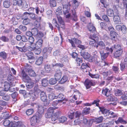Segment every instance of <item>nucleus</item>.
Instances as JSON below:
<instances>
[{
	"label": "nucleus",
	"instance_id": "nucleus-9",
	"mask_svg": "<svg viewBox=\"0 0 127 127\" xmlns=\"http://www.w3.org/2000/svg\"><path fill=\"white\" fill-rule=\"evenodd\" d=\"M68 42L71 44L73 47H75V46L74 44V42L77 44H79L81 43V41L75 38H73L72 39H68Z\"/></svg>",
	"mask_w": 127,
	"mask_h": 127
},
{
	"label": "nucleus",
	"instance_id": "nucleus-31",
	"mask_svg": "<svg viewBox=\"0 0 127 127\" xmlns=\"http://www.w3.org/2000/svg\"><path fill=\"white\" fill-rule=\"evenodd\" d=\"M4 91H7L9 90L10 89V90L11 88H11L10 87V85L7 82H5L4 83Z\"/></svg>",
	"mask_w": 127,
	"mask_h": 127
},
{
	"label": "nucleus",
	"instance_id": "nucleus-23",
	"mask_svg": "<svg viewBox=\"0 0 127 127\" xmlns=\"http://www.w3.org/2000/svg\"><path fill=\"white\" fill-rule=\"evenodd\" d=\"M99 100H95L92 104L89 103H86L84 104V105L86 106H91L92 104H95L96 106H98L99 105Z\"/></svg>",
	"mask_w": 127,
	"mask_h": 127
},
{
	"label": "nucleus",
	"instance_id": "nucleus-51",
	"mask_svg": "<svg viewBox=\"0 0 127 127\" xmlns=\"http://www.w3.org/2000/svg\"><path fill=\"white\" fill-rule=\"evenodd\" d=\"M90 110V108L89 107L86 108L83 111V114L85 115L88 114L89 113V111Z\"/></svg>",
	"mask_w": 127,
	"mask_h": 127
},
{
	"label": "nucleus",
	"instance_id": "nucleus-53",
	"mask_svg": "<svg viewBox=\"0 0 127 127\" xmlns=\"http://www.w3.org/2000/svg\"><path fill=\"white\" fill-rule=\"evenodd\" d=\"M90 38L92 40H98V37L96 35L93 34L90 35Z\"/></svg>",
	"mask_w": 127,
	"mask_h": 127
},
{
	"label": "nucleus",
	"instance_id": "nucleus-48",
	"mask_svg": "<svg viewBox=\"0 0 127 127\" xmlns=\"http://www.w3.org/2000/svg\"><path fill=\"white\" fill-rule=\"evenodd\" d=\"M89 75L92 78L97 79L99 78V75L97 74L93 75L89 73Z\"/></svg>",
	"mask_w": 127,
	"mask_h": 127
},
{
	"label": "nucleus",
	"instance_id": "nucleus-46",
	"mask_svg": "<svg viewBox=\"0 0 127 127\" xmlns=\"http://www.w3.org/2000/svg\"><path fill=\"white\" fill-rule=\"evenodd\" d=\"M67 118L65 117H62L59 119V120L60 123H63L66 121Z\"/></svg>",
	"mask_w": 127,
	"mask_h": 127
},
{
	"label": "nucleus",
	"instance_id": "nucleus-19",
	"mask_svg": "<svg viewBox=\"0 0 127 127\" xmlns=\"http://www.w3.org/2000/svg\"><path fill=\"white\" fill-rule=\"evenodd\" d=\"M113 20L115 24H121L120 17L118 15H115L114 16Z\"/></svg>",
	"mask_w": 127,
	"mask_h": 127
},
{
	"label": "nucleus",
	"instance_id": "nucleus-41",
	"mask_svg": "<svg viewBox=\"0 0 127 127\" xmlns=\"http://www.w3.org/2000/svg\"><path fill=\"white\" fill-rule=\"evenodd\" d=\"M103 119L102 116H100L98 118H96L95 119V121L97 123H99L102 122Z\"/></svg>",
	"mask_w": 127,
	"mask_h": 127
},
{
	"label": "nucleus",
	"instance_id": "nucleus-16",
	"mask_svg": "<svg viewBox=\"0 0 127 127\" xmlns=\"http://www.w3.org/2000/svg\"><path fill=\"white\" fill-rule=\"evenodd\" d=\"M99 52L100 54L101 59L102 60L105 59L108 56V53H104V50Z\"/></svg>",
	"mask_w": 127,
	"mask_h": 127
},
{
	"label": "nucleus",
	"instance_id": "nucleus-45",
	"mask_svg": "<svg viewBox=\"0 0 127 127\" xmlns=\"http://www.w3.org/2000/svg\"><path fill=\"white\" fill-rule=\"evenodd\" d=\"M101 74L103 75L104 76V78H106L107 77L108 74H110L111 72L110 71L103 72L101 71L100 72Z\"/></svg>",
	"mask_w": 127,
	"mask_h": 127
},
{
	"label": "nucleus",
	"instance_id": "nucleus-7",
	"mask_svg": "<svg viewBox=\"0 0 127 127\" xmlns=\"http://www.w3.org/2000/svg\"><path fill=\"white\" fill-rule=\"evenodd\" d=\"M58 108V107H50L47 110V112L45 114V117L47 118H50L54 112V110Z\"/></svg>",
	"mask_w": 127,
	"mask_h": 127
},
{
	"label": "nucleus",
	"instance_id": "nucleus-10",
	"mask_svg": "<svg viewBox=\"0 0 127 127\" xmlns=\"http://www.w3.org/2000/svg\"><path fill=\"white\" fill-rule=\"evenodd\" d=\"M97 44L99 46V47L98 49V51L104 50L106 47L105 44L102 41H100L97 42Z\"/></svg>",
	"mask_w": 127,
	"mask_h": 127
},
{
	"label": "nucleus",
	"instance_id": "nucleus-55",
	"mask_svg": "<svg viewBox=\"0 0 127 127\" xmlns=\"http://www.w3.org/2000/svg\"><path fill=\"white\" fill-rule=\"evenodd\" d=\"M33 112V110L32 109H30L28 110L26 112V114L28 115H30L32 114Z\"/></svg>",
	"mask_w": 127,
	"mask_h": 127
},
{
	"label": "nucleus",
	"instance_id": "nucleus-40",
	"mask_svg": "<svg viewBox=\"0 0 127 127\" xmlns=\"http://www.w3.org/2000/svg\"><path fill=\"white\" fill-rule=\"evenodd\" d=\"M31 46H29L27 47V48L29 51H34L36 50L37 48L36 46H35V44L34 45H31Z\"/></svg>",
	"mask_w": 127,
	"mask_h": 127
},
{
	"label": "nucleus",
	"instance_id": "nucleus-1",
	"mask_svg": "<svg viewBox=\"0 0 127 127\" xmlns=\"http://www.w3.org/2000/svg\"><path fill=\"white\" fill-rule=\"evenodd\" d=\"M38 92H34L33 93L31 94V92L30 93L31 95L30 98L32 100H34L36 99L38 96L37 93H41L40 94V98L42 101L43 102L45 106L48 105L49 103L50 102L49 101H48L47 99V96L46 95L45 93L43 91H41L39 89L37 90Z\"/></svg>",
	"mask_w": 127,
	"mask_h": 127
},
{
	"label": "nucleus",
	"instance_id": "nucleus-25",
	"mask_svg": "<svg viewBox=\"0 0 127 127\" xmlns=\"http://www.w3.org/2000/svg\"><path fill=\"white\" fill-rule=\"evenodd\" d=\"M25 15L27 16V17H30L32 19L34 18L35 17V15L34 14L32 13H29L27 12H25L24 13V16H25Z\"/></svg>",
	"mask_w": 127,
	"mask_h": 127
},
{
	"label": "nucleus",
	"instance_id": "nucleus-57",
	"mask_svg": "<svg viewBox=\"0 0 127 127\" xmlns=\"http://www.w3.org/2000/svg\"><path fill=\"white\" fill-rule=\"evenodd\" d=\"M41 51V50L40 48H37L36 49L34 50V53L35 54L37 55L39 54Z\"/></svg>",
	"mask_w": 127,
	"mask_h": 127
},
{
	"label": "nucleus",
	"instance_id": "nucleus-50",
	"mask_svg": "<svg viewBox=\"0 0 127 127\" xmlns=\"http://www.w3.org/2000/svg\"><path fill=\"white\" fill-rule=\"evenodd\" d=\"M1 40L4 42H8L9 40V39L5 36H3L0 37Z\"/></svg>",
	"mask_w": 127,
	"mask_h": 127
},
{
	"label": "nucleus",
	"instance_id": "nucleus-47",
	"mask_svg": "<svg viewBox=\"0 0 127 127\" xmlns=\"http://www.w3.org/2000/svg\"><path fill=\"white\" fill-rule=\"evenodd\" d=\"M34 83L32 82H28L27 83L26 85L27 88H32L33 86Z\"/></svg>",
	"mask_w": 127,
	"mask_h": 127
},
{
	"label": "nucleus",
	"instance_id": "nucleus-36",
	"mask_svg": "<svg viewBox=\"0 0 127 127\" xmlns=\"http://www.w3.org/2000/svg\"><path fill=\"white\" fill-rule=\"evenodd\" d=\"M57 81L55 78H51L49 80V83L50 84L53 85L56 84Z\"/></svg>",
	"mask_w": 127,
	"mask_h": 127
},
{
	"label": "nucleus",
	"instance_id": "nucleus-2",
	"mask_svg": "<svg viewBox=\"0 0 127 127\" xmlns=\"http://www.w3.org/2000/svg\"><path fill=\"white\" fill-rule=\"evenodd\" d=\"M70 5L69 4L68 5H64L63 6V9L64 14L66 18H69L70 16V14H72V17L74 21L77 20V16L76 15V12L75 10H71V11H70Z\"/></svg>",
	"mask_w": 127,
	"mask_h": 127
},
{
	"label": "nucleus",
	"instance_id": "nucleus-18",
	"mask_svg": "<svg viewBox=\"0 0 127 127\" xmlns=\"http://www.w3.org/2000/svg\"><path fill=\"white\" fill-rule=\"evenodd\" d=\"M88 28L89 31L91 32H93L96 31L95 27L91 23H89L88 26Z\"/></svg>",
	"mask_w": 127,
	"mask_h": 127
},
{
	"label": "nucleus",
	"instance_id": "nucleus-42",
	"mask_svg": "<svg viewBox=\"0 0 127 127\" xmlns=\"http://www.w3.org/2000/svg\"><path fill=\"white\" fill-rule=\"evenodd\" d=\"M115 94L116 96H120L123 93L122 91L118 89H116L115 90Z\"/></svg>",
	"mask_w": 127,
	"mask_h": 127
},
{
	"label": "nucleus",
	"instance_id": "nucleus-34",
	"mask_svg": "<svg viewBox=\"0 0 127 127\" xmlns=\"http://www.w3.org/2000/svg\"><path fill=\"white\" fill-rule=\"evenodd\" d=\"M16 127H26L21 122H18L15 123Z\"/></svg>",
	"mask_w": 127,
	"mask_h": 127
},
{
	"label": "nucleus",
	"instance_id": "nucleus-12",
	"mask_svg": "<svg viewBox=\"0 0 127 127\" xmlns=\"http://www.w3.org/2000/svg\"><path fill=\"white\" fill-rule=\"evenodd\" d=\"M21 76L23 77V80L25 82H28V81L30 80V78L24 71H22Z\"/></svg>",
	"mask_w": 127,
	"mask_h": 127
},
{
	"label": "nucleus",
	"instance_id": "nucleus-27",
	"mask_svg": "<svg viewBox=\"0 0 127 127\" xmlns=\"http://www.w3.org/2000/svg\"><path fill=\"white\" fill-rule=\"evenodd\" d=\"M43 59L42 57H40L38 58L35 62V64L37 65H40L43 62Z\"/></svg>",
	"mask_w": 127,
	"mask_h": 127
},
{
	"label": "nucleus",
	"instance_id": "nucleus-60",
	"mask_svg": "<svg viewBox=\"0 0 127 127\" xmlns=\"http://www.w3.org/2000/svg\"><path fill=\"white\" fill-rule=\"evenodd\" d=\"M100 25L101 29H104L107 27V25L105 23L101 22L100 23Z\"/></svg>",
	"mask_w": 127,
	"mask_h": 127
},
{
	"label": "nucleus",
	"instance_id": "nucleus-33",
	"mask_svg": "<svg viewBox=\"0 0 127 127\" xmlns=\"http://www.w3.org/2000/svg\"><path fill=\"white\" fill-rule=\"evenodd\" d=\"M108 95V96H107L108 97L109 100L110 101H115L117 100V98L115 97L113 98V96L112 95L109 94Z\"/></svg>",
	"mask_w": 127,
	"mask_h": 127
},
{
	"label": "nucleus",
	"instance_id": "nucleus-28",
	"mask_svg": "<svg viewBox=\"0 0 127 127\" xmlns=\"http://www.w3.org/2000/svg\"><path fill=\"white\" fill-rule=\"evenodd\" d=\"M33 53L32 52H29L28 53H27V56L28 57L29 59L30 60L29 62H30V60H34L35 59L33 57Z\"/></svg>",
	"mask_w": 127,
	"mask_h": 127
},
{
	"label": "nucleus",
	"instance_id": "nucleus-30",
	"mask_svg": "<svg viewBox=\"0 0 127 127\" xmlns=\"http://www.w3.org/2000/svg\"><path fill=\"white\" fill-rule=\"evenodd\" d=\"M110 35L111 39L113 40H114L118 34L115 32L113 31L111 32Z\"/></svg>",
	"mask_w": 127,
	"mask_h": 127
},
{
	"label": "nucleus",
	"instance_id": "nucleus-39",
	"mask_svg": "<svg viewBox=\"0 0 127 127\" xmlns=\"http://www.w3.org/2000/svg\"><path fill=\"white\" fill-rule=\"evenodd\" d=\"M49 3L50 6L52 7H54L56 5V2L55 0H50Z\"/></svg>",
	"mask_w": 127,
	"mask_h": 127
},
{
	"label": "nucleus",
	"instance_id": "nucleus-14",
	"mask_svg": "<svg viewBox=\"0 0 127 127\" xmlns=\"http://www.w3.org/2000/svg\"><path fill=\"white\" fill-rule=\"evenodd\" d=\"M38 112L36 113V114L38 115L40 117H42V114L44 112V109L42 105H38Z\"/></svg>",
	"mask_w": 127,
	"mask_h": 127
},
{
	"label": "nucleus",
	"instance_id": "nucleus-17",
	"mask_svg": "<svg viewBox=\"0 0 127 127\" xmlns=\"http://www.w3.org/2000/svg\"><path fill=\"white\" fill-rule=\"evenodd\" d=\"M62 73L61 72L60 70H58L56 72L55 74V78L56 79L57 81L59 80L61 76Z\"/></svg>",
	"mask_w": 127,
	"mask_h": 127
},
{
	"label": "nucleus",
	"instance_id": "nucleus-6",
	"mask_svg": "<svg viewBox=\"0 0 127 127\" xmlns=\"http://www.w3.org/2000/svg\"><path fill=\"white\" fill-rule=\"evenodd\" d=\"M41 118L37 114H36L35 116H33L31 119V125L32 126L35 125L39 121V119Z\"/></svg>",
	"mask_w": 127,
	"mask_h": 127
},
{
	"label": "nucleus",
	"instance_id": "nucleus-32",
	"mask_svg": "<svg viewBox=\"0 0 127 127\" xmlns=\"http://www.w3.org/2000/svg\"><path fill=\"white\" fill-rule=\"evenodd\" d=\"M63 102L62 100H55L52 103V106L51 107H56L55 106L58 103L62 102Z\"/></svg>",
	"mask_w": 127,
	"mask_h": 127
},
{
	"label": "nucleus",
	"instance_id": "nucleus-13",
	"mask_svg": "<svg viewBox=\"0 0 127 127\" xmlns=\"http://www.w3.org/2000/svg\"><path fill=\"white\" fill-rule=\"evenodd\" d=\"M84 84L87 89H89L91 86L93 85L92 81L88 79L86 80Z\"/></svg>",
	"mask_w": 127,
	"mask_h": 127
},
{
	"label": "nucleus",
	"instance_id": "nucleus-21",
	"mask_svg": "<svg viewBox=\"0 0 127 127\" xmlns=\"http://www.w3.org/2000/svg\"><path fill=\"white\" fill-rule=\"evenodd\" d=\"M52 48L51 47H46L44 48L43 52L44 53H51L52 50Z\"/></svg>",
	"mask_w": 127,
	"mask_h": 127
},
{
	"label": "nucleus",
	"instance_id": "nucleus-24",
	"mask_svg": "<svg viewBox=\"0 0 127 127\" xmlns=\"http://www.w3.org/2000/svg\"><path fill=\"white\" fill-rule=\"evenodd\" d=\"M107 14L108 16L110 17H113L114 16L113 10L110 8L108 9L107 10Z\"/></svg>",
	"mask_w": 127,
	"mask_h": 127
},
{
	"label": "nucleus",
	"instance_id": "nucleus-63",
	"mask_svg": "<svg viewBox=\"0 0 127 127\" xmlns=\"http://www.w3.org/2000/svg\"><path fill=\"white\" fill-rule=\"evenodd\" d=\"M10 95H6L2 97V98L5 100H8L10 97Z\"/></svg>",
	"mask_w": 127,
	"mask_h": 127
},
{
	"label": "nucleus",
	"instance_id": "nucleus-5",
	"mask_svg": "<svg viewBox=\"0 0 127 127\" xmlns=\"http://www.w3.org/2000/svg\"><path fill=\"white\" fill-rule=\"evenodd\" d=\"M81 95L80 93L78 91H75L72 95L70 97V99L71 101L72 102L75 100L79 99Z\"/></svg>",
	"mask_w": 127,
	"mask_h": 127
},
{
	"label": "nucleus",
	"instance_id": "nucleus-61",
	"mask_svg": "<svg viewBox=\"0 0 127 127\" xmlns=\"http://www.w3.org/2000/svg\"><path fill=\"white\" fill-rule=\"evenodd\" d=\"M56 96H54V95L53 94H51L49 95L48 96L50 100H52L54 98H56Z\"/></svg>",
	"mask_w": 127,
	"mask_h": 127
},
{
	"label": "nucleus",
	"instance_id": "nucleus-4",
	"mask_svg": "<svg viewBox=\"0 0 127 127\" xmlns=\"http://www.w3.org/2000/svg\"><path fill=\"white\" fill-rule=\"evenodd\" d=\"M100 111L104 115L106 114V115H111L112 116L110 117L112 118L115 117L116 116L115 114H114V113L113 112L109 111V110H108L104 107H99Z\"/></svg>",
	"mask_w": 127,
	"mask_h": 127
},
{
	"label": "nucleus",
	"instance_id": "nucleus-35",
	"mask_svg": "<svg viewBox=\"0 0 127 127\" xmlns=\"http://www.w3.org/2000/svg\"><path fill=\"white\" fill-rule=\"evenodd\" d=\"M110 91L108 90V89L107 88L103 89L102 91V93L106 96H108V95L110 94Z\"/></svg>",
	"mask_w": 127,
	"mask_h": 127
},
{
	"label": "nucleus",
	"instance_id": "nucleus-20",
	"mask_svg": "<svg viewBox=\"0 0 127 127\" xmlns=\"http://www.w3.org/2000/svg\"><path fill=\"white\" fill-rule=\"evenodd\" d=\"M81 56L85 59L89 58L90 55L87 52H81L80 53Z\"/></svg>",
	"mask_w": 127,
	"mask_h": 127
},
{
	"label": "nucleus",
	"instance_id": "nucleus-15",
	"mask_svg": "<svg viewBox=\"0 0 127 127\" xmlns=\"http://www.w3.org/2000/svg\"><path fill=\"white\" fill-rule=\"evenodd\" d=\"M3 125L5 126L8 127L15 126L14 124L12 122H10L9 120H5L3 123Z\"/></svg>",
	"mask_w": 127,
	"mask_h": 127
},
{
	"label": "nucleus",
	"instance_id": "nucleus-38",
	"mask_svg": "<svg viewBox=\"0 0 127 127\" xmlns=\"http://www.w3.org/2000/svg\"><path fill=\"white\" fill-rule=\"evenodd\" d=\"M48 81L46 79H43L41 82V84L44 87H46L48 85Z\"/></svg>",
	"mask_w": 127,
	"mask_h": 127
},
{
	"label": "nucleus",
	"instance_id": "nucleus-26",
	"mask_svg": "<svg viewBox=\"0 0 127 127\" xmlns=\"http://www.w3.org/2000/svg\"><path fill=\"white\" fill-rule=\"evenodd\" d=\"M26 17H27V16L25 15V16H24V15H23L24 20L23 22L24 24L27 25L30 23V20L28 18H25Z\"/></svg>",
	"mask_w": 127,
	"mask_h": 127
},
{
	"label": "nucleus",
	"instance_id": "nucleus-8",
	"mask_svg": "<svg viewBox=\"0 0 127 127\" xmlns=\"http://www.w3.org/2000/svg\"><path fill=\"white\" fill-rule=\"evenodd\" d=\"M13 4L16 5H17L18 6H22L23 7L26 8L28 7V5H26V3H24L22 0H13Z\"/></svg>",
	"mask_w": 127,
	"mask_h": 127
},
{
	"label": "nucleus",
	"instance_id": "nucleus-43",
	"mask_svg": "<svg viewBox=\"0 0 127 127\" xmlns=\"http://www.w3.org/2000/svg\"><path fill=\"white\" fill-rule=\"evenodd\" d=\"M3 5L5 8H8L10 5V3L8 0H5L3 2Z\"/></svg>",
	"mask_w": 127,
	"mask_h": 127
},
{
	"label": "nucleus",
	"instance_id": "nucleus-11",
	"mask_svg": "<svg viewBox=\"0 0 127 127\" xmlns=\"http://www.w3.org/2000/svg\"><path fill=\"white\" fill-rule=\"evenodd\" d=\"M27 72L28 73V74L31 76L35 77L36 76V74L35 72L32 70L31 67L27 68L26 70Z\"/></svg>",
	"mask_w": 127,
	"mask_h": 127
},
{
	"label": "nucleus",
	"instance_id": "nucleus-64",
	"mask_svg": "<svg viewBox=\"0 0 127 127\" xmlns=\"http://www.w3.org/2000/svg\"><path fill=\"white\" fill-rule=\"evenodd\" d=\"M61 61L63 63L67 62H68V58L67 56H65L61 59Z\"/></svg>",
	"mask_w": 127,
	"mask_h": 127
},
{
	"label": "nucleus",
	"instance_id": "nucleus-58",
	"mask_svg": "<svg viewBox=\"0 0 127 127\" xmlns=\"http://www.w3.org/2000/svg\"><path fill=\"white\" fill-rule=\"evenodd\" d=\"M89 64L87 63V64L85 63H83L82 64V66H81V68L82 69H85L88 67H89L88 65Z\"/></svg>",
	"mask_w": 127,
	"mask_h": 127
},
{
	"label": "nucleus",
	"instance_id": "nucleus-3",
	"mask_svg": "<svg viewBox=\"0 0 127 127\" xmlns=\"http://www.w3.org/2000/svg\"><path fill=\"white\" fill-rule=\"evenodd\" d=\"M106 49L107 51L111 52V53L113 50H114L115 51L114 56L116 58L120 56L122 54L123 52L121 46L119 45H114L110 48L106 47Z\"/></svg>",
	"mask_w": 127,
	"mask_h": 127
},
{
	"label": "nucleus",
	"instance_id": "nucleus-56",
	"mask_svg": "<svg viewBox=\"0 0 127 127\" xmlns=\"http://www.w3.org/2000/svg\"><path fill=\"white\" fill-rule=\"evenodd\" d=\"M62 9V7L61 6L59 7L56 10V13L57 14H60L61 13V10Z\"/></svg>",
	"mask_w": 127,
	"mask_h": 127
},
{
	"label": "nucleus",
	"instance_id": "nucleus-44",
	"mask_svg": "<svg viewBox=\"0 0 127 127\" xmlns=\"http://www.w3.org/2000/svg\"><path fill=\"white\" fill-rule=\"evenodd\" d=\"M32 32L33 35H37L38 33V30L37 28H34L32 29Z\"/></svg>",
	"mask_w": 127,
	"mask_h": 127
},
{
	"label": "nucleus",
	"instance_id": "nucleus-52",
	"mask_svg": "<svg viewBox=\"0 0 127 127\" xmlns=\"http://www.w3.org/2000/svg\"><path fill=\"white\" fill-rule=\"evenodd\" d=\"M68 116L69 118L71 119H72L74 117V112L71 110L70 111L68 114Z\"/></svg>",
	"mask_w": 127,
	"mask_h": 127
},
{
	"label": "nucleus",
	"instance_id": "nucleus-54",
	"mask_svg": "<svg viewBox=\"0 0 127 127\" xmlns=\"http://www.w3.org/2000/svg\"><path fill=\"white\" fill-rule=\"evenodd\" d=\"M121 29L123 33H126L127 28L125 25L122 26Z\"/></svg>",
	"mask_w": 127,
	"mask_h": 127
},
{
	"label": "nucleus",
	"instance_id": "nucleus-59",
	"mask_svg": "<svg viewBox=\"0 0 127 127\" xmlns=\"http://www.w3.org/2000/svg\"><path fill=\"white\" fill-rule=\"evenodd\" d=\"M89 44L90 46L93 47L96 45V41L95 40H92L90 41Z\"/></svg>",
	"mask_w": 127,
	"mask_h": 127
},
{
	"label": "nucleus",
	"instance_id": "nucleus-22",
	"mask_svg": "<svg viewBox=\"0 0 127 127\" xmlns=\"http://www.w3.org/2000/svg\"><path fill=\"white\" fill-rule=\"evenodd\" d=\"M42 42L43 40L41 39H39L35 43V46L37 48H40L42 46Z\"/></svg>",
	"mask_w": 127,
	"mask_h": 127
},
{
	"label": "nucleus",
	"instance_id": "nucleus-37",
	"mask_svg": "<svg viewBox=\"0 0 127 127\" xmlns=\"http://www.w3.org/2000/svg\"><path fill=\"white\" fill-rule=\"evenodd\" d=\"M119 122L123 124H126L127 123V122L123 120L122 118H119L117 121H116V124H118Z\"/></svg>",
	"mask_w": 127,
	"mask_h": 127
},
{
	"label": "nucleus",
	"instance_id": "nucleus-49",
	"mask_svg": "<svg viewBox=\"0 0 127 127\" xmlns=\"http://www.w3.org/2000/svg\"><path fill=\"white\" fill-rule=\"evenodd\" d=\"M121 99L126 100L127 99V92L126 91L124 92L123 95L121 97Z\"/></svg>",
	"mask_w": 127,
	"mask_h": 127
},
{
	"label": "nucleus",
	"instance_id": "nucleus-62",
	"mask_svg": "<svg viewBox=\"0 0 127 127\" xmlns=\"http://www.w3.org/2000/svg\"><path fill=\"white\" fill-rule=\"evenodd\" d=\"M45 68L47 72L49 73L51 70V68L49 65H45Z\"/></svg>",
	"mask_w": 127,
	"mask_h": 127
},
{
	"label": "nucleus",
	"instance_id": "nucleus-29",
	"mask_svg": "<svg viewBox=\"0 0 127 127\" xmlns=\"http://www.w3.org/2000/svg\"><path fill=\"white\" fill-rule=\"evenodd\" d=\"M68 81V77L66 75H64L62 77L59 82L60 83L63 84Z\"/></svg>",
	"mask_w": 127,
	"mask_h": 127
}]
</instances>
